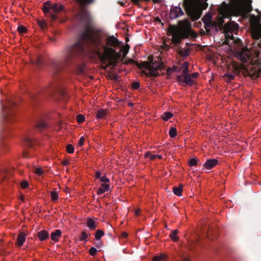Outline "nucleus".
Masks as SVG:
<instances>
[{
    "instance_id": "nucleus-28",
    "label": "nucleus",
    "mask_w": 261,
    "mask_h": 261,
    "mask_svg": "<svg viewBox=\"0 0 261 261\" xmlns=\"http://www.w3.org/2000/svg\"><path fill=\"white\" fill-rule=\"evenodd\" d=\"M177 27L174 25L169 24V27L168 28V32L172 35H173L175 34H177L178 32H177Z\"/></svg>"
},
{
    "instance_id": "nucleus-36",
    "label": "nucleus",
    "mask_w": 261,
    "mask_h": 261,
    "mask_svg": "<svg viewBox=\"0 0 261 261\" xmlns=\"http://www.w3.org/2000/svg\"><path fill=\"white\" fill-rule=\"evenodd\" d=\"M199 160L197 158H192L189 160V165L190 166H196Z\"/></svg>"
},
{
    "instance_id": "nucleus-10",
    "label": "nucleus",
    "mask_w": 261,
    "mask_h": 261,
    "mask_svg": "<svg viewBox=\"0 0 261 261\" xmlns=\"http://www.w3.org/2000/svg\"><path fill=\"white\" fill-rule=\"evenodd\" d=\"M253 38L254 39V44L255 46L261 48V31L256 30L252 34Z\"/></svg>"
},
{
    "instance_id": "nucleus-13",
    "label": "nucleus",
    "mask_w": 261,
    "mask_h": 261,
    "mask_svg": "<svg viewBox=\"0 0 261 261\" xmlns=\"http://www.w3.org/2000/svg\"><path fill=\"white\" fill-rule=\"evenodd\" d=\"M37 236L40 241L43 242L49 238V232L46 230H41L37 232Z\"/></svg>"
},
{
    "instance_id": "nucleus-27",
    "label": "nucleus",
    "mask_w": 261,
    "mask_h": 261,
    "mask_svg": "<svg viewBox=\"0 0 261 261\" xmlns=\"http://www.w3.org/2000/svg\"><path fill=\"white\" fill-rule=\"evenodd\" d=\"M178 232V230L177 229H175L174 230V231H173L170 234H169V237L170 238H171V239L174 241V242H177L178 241L179 238L178 237L176 236V234H177V233Z\"/></svg>"
},
{
    "instance_id": "nucleus-6",
    "label": "nucleus",
    "mask_w": 261,
    "mask_h": 261,
    "mask_svg": "<svg viewBox=\"0 0 261 261\" xmlns=\"http://www.w3.org/2000/svg\"><path fill=\"white\" fill-rule=\"evenodd\" d=\"M59 91L63 98L66 95V92L59 88V84L56 80L51 82L47 86L43 88L40 91L39 94L32 95L33 98H36L38 96V94L40 95H51L56 91Z\"/></svg>"
},
{
    "instance_id": "nucleus-54",
    "label": "nucleus",
    "mask_w": 261,
    "mask_h": 261,
    "mask_svg": "<svg viewBox=\"0 0 261 261\" xmlns=\"http://www.w3.org/2000/svg\"><path fill=\"white\" fill-rule=\"evenodd\" d=\"M225 76H227L229 80H233L234 77V76L231 73H226Z\"/></svg>"
},
{
    "instance_id": "nucleus-11",
    "label": "nucleus",
    "mask_w": 261,
    "mask_h": 261,
    "mask_svg": "<svg viewBox=\"0 0 261 261\" xmlns=\"http://www.w3.org/2000/svg\"><path fill=\"white\" fill-rule=\"evenodd\" d=\"M239 29V25L238 23L234 21H230V22L225 23V32H232Z\"/></svg>"
},
{
    "instance_id": "nucleus-50",
    "label": "nucleus",
    "mask_w": 261,
    "mask_h": 261,
    "mask_svg": "<svg viewBox=\"0 0 261 261\" xmlns=\"http://www.w3.org/2000/svg\"><path fill=\"white\" fill-rule=\"evenodd\" d=\"M95 245L97 248H100L102 246V242L100 240H98V241H97V242L95 243Z\"/></svg>"
},
{
    "instance_id": "nucleus-16",
    "label": "nucleus",
    "mask_w": 261,
    "mask_h": 261,
    "mask_svg": "<svg viewBox=\"0 0 261 261\" xmlns=\"http://www.w3.org/2000/svg\"><path fill=\"white\" fill-rule=\"evenodd\" d=\"M108 111L106 109H99L96 113V118L101 119H106L108 114Z\"/></svg>"
},
{
    "instance_id": "nucleus-17",
    "label": "nucleus",
    "mask_w": 261,
    "mask_h": 261,
    "mask_svg": "<svg viewBox=\"0 0 261 261\" xmlns=\"http://www.w3.org/2000/svg\"><path fill=\"white\" fill-rule=\"evenodd\" d=\"M110 190V186L109 184H102L100 188L97 190V194L99 195H101L106 192Z\"/></svg>"
},
{
    "instance_id": "nucleus-3",
    "label": "nucleus",
    "mask_w": 261,
    "mask_h": 261,
    "mask_svg": "<svg viewBox=\"0 0 261 261\" xmlns=\"http://www.w3.org/2000/svg\"><path fill=\"white\" fill-rule=\"evenodd\" d=\"M183 7L187 15L192 21L200 18L202 11L208 7V4L203 0H184Z\"/></svg>"
},
{
    "instance_id": "nucleus-7",
    "label": "nucleus",
    "mask_w": 261,
    "mask_h": 261,
    "mask_svg": "<svg viewBox=\"0 0 261 261\" xmlns=\"http://www.w3.org/2000/svg\"><path fill=\"white\" fill-rule=\"evenodd\" d=\"M224 7L222 8L219 15L217 17L216 20H214V22L216 24V31L223 30L225 31V24H224V18L229 17L228 11L230 6L227 4L225 2L222 3Z\"/></svg>"
},
{
    "instance_id": "nucleus-60",
    "label": "nucleus",
    "mask_w": 261,
    "mask_h": 261,
    "mask_svg": "<svg viewBox=\"0 0 261 261\" xmlns=\"http://www.w3.org/2000/svg\"><path fill=\"white\" fill-rule=\"evenodd\" d=\"M50 15L53 20H56L57 19V16L55 14L51 13Z\"/></svg>"
},
{
    "instance_id": "nucleus-46",
    "label": "nucleus",
    "mask_w": 261,
    "mask_h": 261,
    "mask_svg": "<svg viewBox=\"0 0 261 261\" xmlns=\"http://www.w3.org/2000/svg\"><path fill=\"white\" fill-rule=\"evenodd\" d=\"M132 85L134 89H138L140 87V83L138 82H134Z\"/></svg>"
},
{
    "instance_id": "nucleus-15",
    "label": "nucleus",
    "mask_w": 261,
    "mask_h": 261,
    "mask_svg": "<svg viewBox=\"0 0 261 261\" xmlns=\"http://www.w3.org/2000/svg\"><path fill=\"white\" fill-rule=\"evenodd\" d=\"M79 5L82 7V8L80 12H79L75 16L79 13L81 10L83 9H85L84 7L87 6L90 4H92L94 3L95 0H75Z\"/></svg>"
},
{
    "instance_id": "nucleus-4",
    "label": "nucleus",
    "mask_w": 261,
    "mask_h": 261,
    "mask_svg": "<svg viewBox=\"0 0 261 261\" xmlns=\"http://www.w3.org/2000/svg\"><path fill=\"white\" fill-rule=\"evenodd\" d=\"M178 24L180 30L179 32L172 35V42L176 45L181 43L182 39L196 35L195 32L192 31L191 22L188 19L178 21Z\"/></svg>"
},
{
    "instance_id": "nucleus-33",
    "label": "nucleus",
    "mask_w": 261,
    "mask_h": 261,
    "mask_svg": "<svg viewBox=\"0 0 261 261\" xmlns=\"http://www.w3.org/2000/svg\"><path fill=\"white\" fill-rule=\"evenodd\" d=\"M90 236V233L88 234L86 232L83 231L81 235L80 236V239L81 241L86 242L88 241V238Z\"/></svg>"
},
{
    "instance_id": "nucleus-39",
    "label": "nucleus",
    "mask_w": 261,
    "mask_h": 261,
    "mask_svg": "<svg viewBox=\"0 0 261 261\" xmlns=\"http://www.w3.org/2000/svg\"><path fill=\"white\" fill-rule=\"evenodd\" d=\"M85 117L82 114L77 115L76 116V120L79 123H82L85 121Z\"/></svg>"
},
{
    "instance_id": "nucleus-58",
    "label": "nucleus",
    "mask_w": 261,
    "mask_h": 261,
    "mask_svg": "<svg viewBox=\"0 0 261 261\" xmlns=\"http://www.w3.org/2000/svg\"><path fill=\"white\" fill-rule=\"evenodd\" d=\"M8 173L6 171L4 172L2 174V180H4L5 178H7Z\"/></svg>"
},
{
    "instance_id": "nucleus-47",
    "label": "nucleus",
    "mask_w": 261,
    "mask_h": 261,
    "mask_svg": "<svg viewBox=\"0 0 261 261\" xmlns=\"http://www.w3.org/2000/svg\"><path fill=\"white\" fill-rule=\"evenodd\" d=\"M28 186H29V182L27 181L24 180V181H22L21 182V187L22 188L25 189V188H27Z\"/></svg>"
},
{
    "instance_id": "nucleus-59",
    "label": "nucleus",
    "mask_w": 261,
    "mask_h": 261,
    "mask_svg": "<svg viewBox=\"0 0 261 261\" xmlns=\"http://www.w3.org/2000/svg\"><path fill=\"white\" fill-rule=\"evenodd\" d=\"M182 261H190V259L188 256H184L182 255L181 257Z\"/></svg>"
},
{
    "instance_id": "nucleus-29",
    "label": "nucleus",
    "mask_w": 261,
    "mask_h": 261,
    "mask_svg": "<svg viewBox=\"0 0 261 261\" xmlns=\"http://www.w3.org/2000/svg\"><path fill=\"white\" fill-rule=\"evenodd\" d=\"M178 54L182 57H187L189 55V49H183L180 47L178 50Z\"/></svg>"
},
{
    "instance_id": "nucleus-12",
    "label": "nucleus",
    "mask_w": 261,
    "mask_h": 261,
    "mask_svg": "<svg viewBox=\"0 0 261 261\" xmlns=\"http://www.w3.org/2000/svg\"><path fill=\"white\" fill-rule=\"evenodd\" d=\"M203 21L204 24V28L206 30L207 34H211V30L209 29L210 28L215 29L216 30V24H215L216 23L214 22V20H211V19H203Z\"/></svg>"
},
{
    "instance_id": "nucleus-18",
    "label": "nucleus",
    "mask_w": 261,
    "mask_h": 261,
    "mask_svg": "<svg viewBox=\"0 0 261 261\" xmlns=\"http://www.w3.org/2000/svg\"><path fill=\"white\" fill-rule=\"evenodd\" d=\"M61 231L60 229H57L55 231L53 232L50 234L51 239L57 242L59 241V238L61 236Z\"/></svg>"
},
{
    "instance_id": "nucleus-52",
    "label": "nucleus",
    "mask_w": 261,
    "mask_h": 261,
    "mask_svg": "<svg viewBox=\"0 0 261 261\" xmlns=\"http://www.w3.org/2000/svg\"><path fill=\"white\" fill-rule=\"evenodd\" d=\"M121 51L123 52V58H125L128 53V50L127 49L123 48L121 49Z\"/></svg>"
},
{
    "instance_id": "nucleus-43",
    "label": "nucleus",
    "mask_w": 261,
    "mask_h": 261,
    "mask_svg": "<svg viewBox=\"0 0 261 261\" xmlns=\"http://www.w3.org/2000/svg\"><path fill=\"white\" fill-rule=\"evenodd\" d=\"M97 251L96 249L93 247H91L89 250V254L92 256H95L96 254Z\"/></svg>"
},
{
    "instance_id": "nucleus-21",
    "label": "nucleus",
    "mask_w": 261,
    "mask_h": 261,
    "mask_svg": "<svg viewBox=\"0 0 261 261\" xmlns=\"http://www.w3.org/2000/svg\"><path fill=\"white\" fill-rule=\"evenodd\" d=\"M51 10H53L54 12L58 13L60 11H62L63 10L64 6L63 5H59L58 4H51Z\"/></svg>"
},
{
    "instance_id": "nucleus-40",
    "label": "nucleus",
    "mask_w": 261,
    "mask_h": 261,
    "mask_svg": "<svg viewBox=\"0 0 261 261\" xmlns=\"http://www.w3.org/2000/svg\"><path fill=\"white\" fill-rule=\"evenodd\" d=\"M74 148L71 144H68L66 146V151L69 153H72L74 152Z\"/></svg>"
},
{
    "instance_id": "nucleus-23",
    "label": "nucleus",
    "mask_w": 261,
    "mask_h": 261,
    "mask_svg": "<svg viewBox=\"0 0 261 261\" xmlns=\"http://www.w3.org/2000/svg\"><path fill=\"white\" fill-rule=\"evenodd\" d=\"M182 191V185L179 184L178 187H175L173 188L174 194L178 196H181Z\"/></svg>"
},
{
    "instance_id": "nucleus-38",
    "label": "nucleus",
    "mask_w": 261,
    "mask_h": 261,
    "mask_svg": "<svg viewBox=\"0 0 261 261\" xmlns=\"http://www.w3.org/2000/svg\"><path fill=\"white\" fill-rule=\"evenodd\" d=\"M33 63L38 66L41 65L43 63L42 58L41 57H37L35 61H33Z\"/></svg>"
},
{
    "instance_id": "nucleus-44",
    "label": "nucleus",
    "mask_w": 261,
    "mask_h": 261,
    "mask_svg": "<svg viewBox=\"0 0 261 261\" xmlns=\"http://www.w3.org/2000/svg\"><path fill=\"white\" fill-rule=\"evenodd\" d=\"M145 156L147 158H149L151 160H153L157 158V155H153L149 152H147L145 154Z\"/></svg>"
},
{
    "instance_id": "nucleus-1",
    "label": "nucleus",
    "mask_w": 261,
    "mask_h": 261,
    "mask_svg": "<svg viewBox=\"0 0 261 261\" xmlns=\"http://www.w3.org/2000/svg\"><path fill=\"white\" fill-rule=\"evenodd\" d=\"M75 19L84 31L79 40L63 49L62 59L51 60L53 74H58L67 67L76 65L85 55V46L97 56L106 67L112 66L114 68L121 58L120 53L115 48L121 47L122 42L114 36H109L105 39L102 30L96 27L93 17L87 10L82 9L75 16Z\"/></svg>"
},
{
    "instance_id": "nucleus-55",
    "label": "nucleus",
    "mask_w": 261,
    "mask_h": 261,
    "mask_svg": "<svg viewBox=\"0 0 261 261\" xmlns=\"http://www.w3.org/2000/svg\"><path fill=\"white\" fill-rule=\"evenodd\" d=\"M136 63L137 62L133 60L132 59H130L127 61H126L124 62V63L126 64H136Z\"/></svg>"
},
{
    "instance_id": "nucleus-48",
    "label": "nucleus",
    "mask_w": 261,
    "mask_h": 261,
    "mask_svg": "<svg viewBox=\"0 0 261 261\" xmlns=\"http://www.w3.org/2000/svg\"><path fill=\"white\" fill-rule=\"evenodd\" d=\"M85 141V138L84 137H81L78 142V145L80 146H82L84 145Z\"/></svg>"
},
{
    "instance_id": "nucleus-25",
    "label": "nucleus",
    "mask_w": 261,
    "mask_h": 261,
    "mask_svg": "<svg viewBox=\"0 0 261 261\" xmlns=\"http://www.w3.org/2000/svg\"><path fill=\"white\" fill-rule=\"evenodd\" d=\"M182 83H185L188 85H192L193 83V80L191 78V75L184 76Z\"/></svg>"
},
{
    "instance_id": "nucleus-30",
    "label": "nucleus",
    "mask_w": 261,
    "mask_h": 261,
    "mask_svg": "<svg viewBox=\"0 0 261 261\" xmlns=\"http://www.w3.org/2000/svg\"><path fill=\"white\" fill-rule=\"evenodd\" d=\"M50 196L51 200L54 202L56 201L59 198L58 193L55 190L50 192Z\"/></svg>"
},
{
    "instance_id": "nucleus-8",
    "label": "nucleus",
    "mask_w": 261,
    "mask_h": 261,
    "mask_svg": "<svg viewBox=\"0 0 261 261\" xmlns=\"http://www.w3.org/2000/svg\"><path fill=\"white\" fill-rule=\"evenodd\" d=\"M148 59L149 61L150 67L149 71L146 72L143 71V72L147 76L156 77L159 75V70H162L164 68V64L161 62L153 60V56H148Z\"/></svg>"
},
{
    "instance_id": "nucleus-14",
    "label": "nucleus",
    "mask_w": 261,
    "mask_h": 261,
    "mask_svg": "<svg viewBox=\"0 0 261 261\" xmlns=\"http://www.w3.org/2000/svg\"><path fill=\"white\" fill-rule=\"evenodd\" d=\"M218 163V161L215 159H209L204 164L203 166L207 169L214 168Z\"/></svg>"
},
{
    "instance_id": "nucleus-37",
    "label": "nucleus",
    "mask_w": 261,
    "mask_h": 261,
    "mask_svg": "<svg viewBox=\"0 0 261 261\" xmlns=\"http://www.w3.org/2000/svg\"><path fill=\"white\" fill-rule=\"evenodd\" d=\"M166 258L165 255H161L159 256H155L152 258V261H161V260H164Z\"/></svg>"
},
{
    "instance_id": "nucleus-2",
    "label": "nucleus",
    "mask_w": 261,
    "mask_h": 261,
    "mask_svg": "<svg viewBox=\"0 0 261 261\" xmlns=\"http://www.w3.org/2000/svg\"><path fill=\"white\" fill-rule=\"evenodd\" d=\"M15 105L16 103L11 99H8L6 103L2 105V117L4 124L0 135L1 140L8 135L10 131L9 125L15 121Z\"/></svg>"
},
{
    "instance_id": "nucleus-56",
    "label": "nucleus",
    "mask_w": 261,
    "mask_h": 261,
    "mask_svg": "<svg viewBox=\"0 0 261 261\" xmlns=\"http://www.w3.org/2000/svg\"><path fill=\"white\" fill-rule=\"evenodd\" d=\"M188 67H189V64H188V63L187 62H185V63H184V64L181 66V68L182 69H188Z\"/></svg>"
},
{
    "instance_id": "nucleus-20",
    "label": "nucleus",
    "mask_w": 261,
    "mask_h": 261,
    "mask_svg": "<svg viewBox=\"0 0 261 261\" xmlns=\"http://www.w3.org/2000/svg\"><path fill=\"white\" fill-rule=\"evenodd\" d=\"M87 225L91 230H94L97 226L95 221L92 218H89L87 220Z\"/></svg>"
},
{
    "instance_id": "nucleus-41",
    "label": "nucleus",
    "mask_w": 261,
    "mask_h": 261,
    "mask_svg": "<svg viewBox=\"0 0 261 261\" xmlns=\"http://www.w3.org/2000/svg\"><path fill=\"white\" fill-rule=\"evenodd\" d=\"M17 31L20 34H23L27 32V28L23 25L19 26L17 28Z\"/></svg>"
},
{
    "instance_id": "nucleus-22",
    "label": "nucleus",
    "mask_w": 261,
    "mask_h": 261,
    "mask_svg": "<svg viewBox=\"0 0 261 261\" xmlns=\"http://www.w3.org/2000/svg\"><path fill=\"white\" fill-rule=\"evenodd\" d=\"M136 65H137L138 68L140 69H148V70H149V67L150 66L149 64V61L143 62L140 64H139L137 62Z\"/></svg>"
},
{
    "instance_id": "nucleus-63",
    "label": "nucleus",
    "mask_w": 261,
    "mask_h": 261,
    "mask_svg": "<svg viewBox=\"0 0 261 261\" xmlns=\"http://www.w3.org/2000/svg\"><path fill=\"white\" fill-rule=\"evenodd\" d=\"M198 75V73H192L191 75V76L193 77H196Z\"/></svg>"
},
{
    "instance_id": "nucleus-34",
    "label": "nucleus",
    "mask_w": 261,
    "mask_h": 261,
    "mask_svg": "<svg viewBox=\"0 0 261 261\" xmlns=\"http://www.w3.org/2000/svg\"><path fill=\"white\" fill-rule=\"evenodd\" d=\"M169 134L171 138H174L177 135L176 128L174 127H171L169 130Z\"/></svg>"
},
{
    "instance_id": "nucleus-51",
    "label": "nucleus",
    "mask_w": 261,
    "mask_h": 261,
    "mask_svg": "<svg viewBox=\"0 0 261 261\" xmlns=\"http://www.w3.org/2000/svg\"><path fill=\"white\" fill-rule=\"evenodd\" d=\"M181 75L183 76V77L185 76L189 75L190 74H189V69H182Z\"/></svg>"
},
{
    "instance_id": "nucleus-64",
    "label": "nucleus",
    "mask_w": 261,
    "mask_h": 261,
    "mask_svg": "<svg viewBox=\"0 0 261 261\" xmlns=\"http://www.w3.org/2000/svg\"><path fill=\"white\" fill-rule=\"evenodd\" d=\"M69 163V161L68 160H65L63 162V164L64 165H67Z\"/></svg>"
},
{
    "instance_id": "nucleus-9",
    "label": "nucleus",
    "mask_w": 261,
    "mask_h": 261,
    "mask_svg": "<svg viewBox=\"0 0 261 261\" xmlns=\"http://www.w3.org/2000/svg\"><path fill=\"white\" fill-rule=\"evenodd\" d=\"M185 15V13L179 6H172L170 10L169 17L170 19H177Z\"/></svg>"
},
{
    "instance_id": "nucleus-49",
    "label": "nucleus",
    "mask_w": 261,
    "mask_h": 261,
    "mask_svg": "<svg viewBox=\"0 0 261 261\" xmlns=\"http://www.w3.org/2000/svg\"><path fill=\"white\" fill-rule=\"evenodd\" d=\"M84 66L83 65H79L77 67V72L79 73H83L84 72Z\"/></svg>"
},
{
    "instance_id": "nucleus-31",
    "label": "nucleus",
    "mask_w": 261,
    "mask_h": 261,
    "mask_svg": "<svg viewBox=\"0 0 261 261\" xmlns=\"http://www.w3.org/2000/svg\"><path fill=\"white\" fill-rule=\"evenodd\" d=\"M172 116H173V114L172 113L169 112H166L162 115V118L165 121H167L169 119L171 118Z\"/></svg>"
},
{
    "instance_id": "nucleus-61",
    "label": "nucleus",
    "mask_w": 261,
    "mask_h": 261,
    "mask_svg": "<svg viewBox=\"0 0 261 261\" xmlns=\"http://www.w3.org/2000/svg\"><path fill=\"white\" fill-rule=\"evenodd\" d=\"M127 235L128 234H127V232H126L125 231L122 232L121 233V236L123 238H126L127 237Z\"/></svg>"
},
{
    "instance_id": "nucleus-5",
    "label": "nucleus",
    "mask_w": 261,
    "mask_h": 261,
    "mask_svg": "<svg viewBox=\"0 0 261 261\" xmlns=\"http://www.w3.org/2000/svg\"><path fill=\"white\" fill-rule=\"evenodd\" d=\"M230 8L233 11L242 12L248 13L252 11L253 8L251 5V0H230Z\"/></svg>"
},
{
    "instance_id": "nucleus-35",
    "label": "nucleus",
    "mask_w": 261,
    "mask_h": 261,
    "mask_svg": "<svg viewBox=\"0 0 261 261\" xmlns=\"http://www.w3.org/2000/svg\"><path fill=\"white\" fill-rule=\"evenodd\" d=\"M47 125V123L45 121L41 120L37 123V127L40 129H41L46 127Z\"/></svg>"
},
{
    "instance_id": "nucleus-53",
    "label": "nucleus",
    "mask_w": 261,
    "mask_h": 261,
    "mask_svg": "<svg viewBox=\"0 0 261 261\" xmlns=\"http://www.w3.org/2000/svg\"><path fill=\"white\" fill-rule=\"evenodd\" d=\"M101 173L99 171H96L95 174V177L96 179H100L101 177Z\"/></svg>"
},
{
    "instance_id": "nucleus-45",
    "label": "nucleus",
    "mask_w": 261,
    "mask_h": 261,
    "mask_svg": "<svg viewBox=\"0 0 261 261\" xmlns=\"http://www.w3.org/2000/svg\"><path fill=\"white\" fill-rule=\"evenodd\" d=\"M35 173L38 175H41L44 173V171L41 168L36 169Z\"/></svg>"
},
{
    "instance_id": "nucleus-62",
    "label": "nucleus",
    "mask_w": 261,
    "mask_h": 261,
    "mask_svg": "<svg viewBox=\"0 0 261 261\" xmlns=\"http://www.w3.org/2000/svg\"><path fill=\"white\" fill-rule=\"evenodd\" d=\"M123 48H126L127 50H129L130 46L128 44H126L125 46H123L122 47Z\"/></svg>"
},
{
    "instance_id": "nucleus-19",
    "label": "nucleus",
    "mask_w": 261,
    "mask_h": 261,
    "mask_svg": "<svg viewBox=\"0 0 261 261\" xmlns=\"http://www.w3.org/2000/svg\"><path fill=\"white\" fill-rule=\"evenodd\" d=\"M26 234L24 232H20L17 236V242L19 247L21 246L25 241Z\"/></svg>"
},
{
    "instance_id": "nucleus-24",
    "label": "nucleus",
    "mask_w": 261,
    "mask_h": 261,
    "mask_svg": "<svg viewBox=\"0 0 261 261\" xmlns=\"http://www.w3.org/2000/svg\"><path fill=\"white\" fill-rule=\"evenodd\" d=\"M24 145L27 147H32L33 145V140L30 137H26L23 140Z\"/></svg>"
},
{
    "instance_id": "nucleus-57",
    "label": "nucleus",
    "mask_w": 261,
    "mask_h": 261,
    "mask_svg": "<svg viewBox=\"0 0 261 261\" xmlns=\"http://www.w3.org/2000/svg\"><path fill=\"white\" fill-rule=\"evenodd\" d=\"M176 80L178 82H182L183 81V76L182 75H178L177 76Z\"/></svg>"
},
{
    "instance_id": "nucleus-26",
    "label": "nucleus",
    "mask_w": 261,
    "mask_h": 261,
    "mask_svg": "<svg viewBox=\"0 0 261 261\" xmlns=\"http://www.w3.org/2000/svg\"><path fill=\"white\" fill-rule=\"evenodd\" d=\"M50 10H51V3L49 2H46L43 8V11L45 14L49 13Z\"/></svg>"
},
{
    "instance_id": "nucleus-32",
    "label": "nucleus",
    "mask_w": 261,
    "mask_h": 261,
    "mask_svg": "<svg viewBox=\"0 0 261 261\" xmlns=\"http://www.w3.org/2000/svg\"><path fill=\"white\" fill-rule=\"evenodd\" d=\"M104 232L102 230L98 229L95 234V238L96 241L100 240L101 237L104 235Z\"/></svg>"
},
{
    "instance_id": "nucleus-42",
    "label": "nucleus",
    "mask_w": 261,
    "mask_h": 261,
    "mask_svg": "<svg viewBox=\"0 0 261 261\" xmlns=\"http://www.w3.org/2000/svg\"><path fill=\"white\" fill-rule=\"evenodd\" d=\"M100 181L104 184H109L110 179L106 175L101 176Z\"/></svg>"
}]
</instances>
